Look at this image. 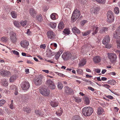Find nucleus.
Listing matches in <instances>:
<instances>
[{"label":"nucleus","mask_w":120,"mask_h":120,"mask_svg":"<svg viewBox=\"0 0 120 120\" xmlns=\"http://www.w3.org/2000/svg\"><path fill=\"white\" fill-rule=\"evenodd\" d=\"M93 109L90 107H85L83 108L82 112L83 114L85 116L90 115L93 112Z\"/></svg>","instance_id":"f257e3e1"},{"label":"nucleus","mask_w":120,"mask_h":120,"mask_svg":"<svg viewBox=\"0 0 120 120\" xmlns=\"http://www.w3.org/2000/svg\"><path fill=\"white\" fill-rule=\"evenodd\" d=\"M80 15L79 10L77 9H75L71 17V22L75 21Z\"/></svg>","instance_id":"f03ea898"},{"label":"nucleus","mask_w":120,"mask_h":120,"mask_svg":"<svg viewBox=\"0 0 120 120\" xmlns=\"http://www.w3.org/2000/svg\"><path fill=\"white\" fill-rule=\"evenodd\" d=\"M10 39L11 42L13 43H16L18 41V38L16 34L13 31L9 33Z\"/></svg>","instance_id":"7ed1b4c3"},{"label":"nucleus","mask_w":120,"mask_h":120,"mask_svg":"<svg viewBox=\"0 0 120 120\" xmlns=\"http://www.w3.org/2000/svg\"><path fill=\"white\" fill-rule=\"evenodd\" d=\"M113 12L111 11H109L107 12V21L108 22L111 23L114 21V18L113 16Z\"/></svg>","instance_id":"20e7f679"},{"label":"nucleus","mask_w":120,"mask_h":120,"mask_svg":"<svg viewBox=\"0 0 120 120\" xmlns=\"http://www.w3.org/2000/svg\"><path fill=\"white\" fill-rule=\"evenodd\" d=\"M39 92L43 96H47L49 95L50 91L48 88H41L40 89Z\"/></svg>","instance_id":"39448f33"},{"label":"nucleus","mask_w":120,"mask_h":120,"mask_svg":"<svg viewBox=\"0 0 120 120\" xmlns=\"http://www.w3.org/2000/svg\"><path fill=\"white\" fill-rule=\"evenodd\" d=\"M72 56V55L71 53L67 52H64L62 55L61 57L64 60L67 61L70 59Z\"/></svg>","instance_id":"423d86ee"},{"label":"nucleus","mask_w":120,"mask_h":120,"mask_svg":"<svg viewBox=\"0 0 120 120\" xmlns=\"http://www.w3.org/2000/svg\"><path fill=\"white\" fill-rule=\"evenodd\" d=\"M108 58L109 59L110 61L112 63H114L116 60L117 56L115 54L113 53H108Z\"/></svg>","instance_id":"0eeeda50"},{"label":"nucleus","mask_w":120,"mask_h":120,"mask_svg":"<svg viewBox=\"0 0 120 120\" xmlns=\"http://www.w3.org/2000/svg\"><path fill=\"white\" fill-rule=\"evenodd\" d=\"M46 84L49 87L50 89H54L55 87V85L53 82L50 79H49L47 80Z\"/></svg>","instance_id":"6e6552de"},{"label":"nucleus","mask_w":120,"mask_h":120,"mask_svg":"<svg viewBox=\"0 0 120 120\" xmlns=\"http://www.w3.org/2000/svg\"><path fill=\"white\" fill-rule=\"evenodd\" d=\"M43 78V76L42 75H39L38 78L35 80V83L37 85H41L42 83V80Z\"/></svg>","instance_id":"1a4fd4ad"},{"label":"nucleus","mask_w":120,"mask_h":120,"mask_svg":"<svg viewBox=\"0 0 120 120\" xmlns=\"http://www.w3.org/2000/svg\"><path fill=\"white\" fill-rule=\"evenodd\" d=\"M48 38L51 39H53L55 38L56 35L52 31H49L47 34Z\"/></svg>","instance_id":"9d476101"},{"label":"nucleus","mask_w":120,"mask_h":120,"mask_svg":"<svg viewBox=\"0 0 120 120\" xmlns=\"http://www.w3.org/2000/svg\"><path fill=\"white\" fill-rule=\"evenodd\" d=\"M21 86L23 90H26L29 88L30 85L29 83L26 82L22 83L21 85Z\"/></svg>","instance_id":"9b49d317"},{"label":"nucleus","mask_w":120,"mask_h":120,"mask_svg":"<svg viewBox=\"0 0 120 120\" xmlns=\"http://www.w3.org/2000/svg\"><path fill=\"white\" fill-rule=\"evenodd\" d=\"M20 44L22 47L26 48L29 45V43L28 41L26 40H22L21 41Z\"/></svg>","instance_id":"f8f14e48"},{"label":"nucleus","mask_w":120,"mask_h":120,"mask_svg":"<svg viewBox=\"0 0 120 120\" xmlns=\"http://www.w3.org/2000/svg\"><path fill=\"white\" fill-rule=\"evenodd\" d=\"M30 15L32 17L34 18L36 16L37 12L35 9L33 8H30L29 10Z\"/></svg>","instance_id":"ddd939ff"},{"label":"nucleus","mask_w":120,"mask_h":120,"mask_svg":"<svg viewBox=\"0 0 120 120\" xmlns=\"http://www.w3.org/2000/svg\"><path fill=\"white\" fill-rule=\"evenodd\" d=\"M110 38L108 35H107L104 37L102 43L103 44L105 45L108 43L110 41Z\"/></svg>","instance_id":"4468645a"},{"label":"nucleus","mask_w":120,"mask_h":120,"mask_svg":"<svg viewBox=\"0 0 120 120\" xmlns=\"http://www.w3.org/2000/svg\"><path fill=\"white\" fill-rule=\"evenodd\" d=\"M1 75L3 76H7L10 74V72L8 71L3 70L0 73Z\"/></svg>","instance_id":"2eb2a0df"},{"label":"nucleus","mask_w":120,"mask_h":120,"mask_svg":"<svg viewBox=\"0 0 120 120\" xmlns=\"http://www.w3.org/2000/svg\"><path fill=\"white\" fill-rule=\"evenodd\" d=\"M64 90L65 93L68 95L70 94L72 90V89L70 88L68 86H66L65 87Z\"/></svg>","instance_id":"dca6fc26"},{"label":"nucleus","mask_w":120,"mask_h":120,"mask_svg":"<svg viewBox=\"0 0 120 120\" xmlns=\"http://www.w3.org/2000/svg\"><path fill=\"white\" fill-rule=\"evenodd\" d=\"M50 105L53 107H56L58 105V103L57 101H51L50 102Z\"/></svg>","instance_id":"f3484780"},{"label":"nucleus","mask_w":120,"mask_h":120,"mask_svg":"<svg viewBox=\"0 0 120 120\" xmlns=\"http://www.w3.org/2000/svg\"><path fill=\"white\" fill-rule=\"evenodd\" d=\"M63 51L62 49H60L57 52V54L55 56V58L56 60L59 58L60 55L63 53Z\"/></svg>","instance_id":"a211bd4d"},{"label":"nucleus","mask_w":120,"mask_h":120,"mask_svg":"<svg viewBox=\"0 0 120 120\" xmlns=\"http://www.w3.org/2000/svg\"><path fill=\"white\" fill-rule=\"evenodd\" d=\"M108 28L107 27H103L101 29L99 33L104 34L107 32Z\"/></svg>","instance_id":"6ab92c4d"},{"label":"nucleus","mask_w":120,"mask_h":120,"mask_svg":"<svg viewBox=\"0 0 120 120\" xmlns=\"http://www.w3.org/2000/svg\"><path fill=\"white\" fill-rule=\"evenodd\" d=\"M120 34V26L119 27L117 30L116 31L114 32L113 33L114 37L115 38H116L117 36Z\"/></svg>","instance_id":"aec40b11"},{"label":"nucleus","mask_w":120,"mask_h":120,"mask_svg":"<svg viewBox=\"0 0 120 120\" xmlns=\"http://www.w3.org/2000/svg\"><path fill=\"white\" fill-rule=\"evenodd\" d=\"M86 60L85 59H83L80 61L79 64V66L81 67L84 66L86 64Z\"/></svg>","instance_id":"412c9836"},{"label":"nucleus","mask_w":120,"mask_h":120,"mask_svg":"<svg viewBox=\"0 0 120 120\" xmlns=\"http://www.w3.org/2000/svg\"><path fill=\"white\" fill-rule=\"evenodd\" d=\"M72 30L73 32L75 34L77 33L79 34L80 32V30L75 27H73Z\"/></svg>","instance_id":"4be33fe9"},{"label":"nucleus","mask_w":120,"mask_h":120,"mask_svg":"<svg viewBox=\"0 0 120 120\" xmlns=\"http://www.w3.org/2000/svg\"><path fill=\"white\" fill-rule=\"evenodd\" d=\"M1 82L3 85L4 86H7L8 84L7 80L5 79H2L1 80Z\"/></svg>","instance_id":"5701e85b"},{"label":"nucleus","mask_w":120,"mask_h":120,"mask_svg":"<svg viewBox=\"0 0 120 120\" xmlns=\"http://www.w3.org/2000/svg\"><path fill=\"white\" fill-rule=\"evenodd\" d=\"M64 27V25L63 22H60L58 26V28L60 29H63Z\"/></svg>","instance_id":"b1692460"},{"label":"nucleus","mask_w":120,"mask_h":120,"mask_svg":"<svg viewBox=\"0 0 120 120\" xmlns=\"http://www.w3.org/2000/svg\"><path fill=\"white\" fill-rule=\"evenodd\" d=\"M11 14L13 18H15L17 17V13L15 11H12L11 12Z\"/></svg>","instance_id":"393cba45"},{"label":"nucleus","mask_w":120,"mask_h":120,"mask_svg":"<svg viewBox=\"0 0 120 120\" xmlns=\"http://www.w3.org/2000/svg\"><path fill=\"white\" fill-rule=\"evenodd\" d=\"M23 110L26 112L28 113L30 112V108L28 107H26L23 108Z\"/></svg>","instance_id":"a878e982"},{"label":"nucleus","mask_w":120,"mask_h":120,"mask_svg":"<svg viewBox=\"0 0 120 120\" xmlns=\"http://www.w3.org/2000/svg\"><path fill=\"white\" fill-rule=\"evenodd\" d=\"M35 112L38 116H42V115H41V111L38 110H36L35 111Z\"/></svg>","instance_id":"bb28decb"},{"label":"nucleus","mask_w":120,"mask_h":120,"mask_svg":"<svg viewBox=\"0 0 120 120\" xmlns=\"http://www.w3.org/2000/svg\"><path fill=\"white\" fill-rule=\"evenodd\" d=\"M98 27H96L95 26L93 27V32L92 33L93 35H95L98 32Z\"/></svg>","instance_id":"cd10ccee"},{"label":"nucleus","mask_w":120,"mask_h":120,"mask_svg":"<svg viewBox=\"0 0 120 120\" xmlns=\"http://www.w3.org/2000/svg\"><path fill=\"white\" fill-rule=\"evenodd\" d=\"M16 77L15 75L12 76L10 77V82H11L14 81L16 79Z\"/></svg>","instance_id":"c85d7f7f"},{"label":"nucleus","mask_w":120,"mask_h":120,"mask_svg":"<svg viewBox=\"0 0 120 120\" xmlns=\"http://www.w3.org/2000/svg\"><path fill=\"white\" fill-rule=\"evenodd\" d=\"M98 8H93L90 9V10L92 11V13L94 14H97V12Z\"/></svg>","instance_id":"c756f323"},{"label":"nucleus","mask_w":120,"mask_h":120,"mask_svg":"<svg viewBox=\"0 0 120 120\" xmlns=\"http://www.w3.org/2000/svg\"><path fill=\"white\" fill-rule=\"evenodd\" d=\"M108 83L110 84L114 85L116 83V82L114 80H112L108 81Z\"/></svg>","instance_id":"7c9ffc66"},{"label":"nucleus","mask_w":120,"mask_h":120,"mask_svg":"<svg viewBox=\"0 0 120 120\" xmlns=\"http://www.w3.org/2000/svg\"><path fill=\"white\" fill-rule=\"evenodd\" d=\"M103 110L102 108L99 107L98 109V114H101L103 112Z\"/></svg>","instance_id":"2f4dec72"},{"label":"nucleus","mask_w":120,"mask_h":120,"mask_svg":"<svg viewBox=\"0 0 120 120\" xmlns=\"http://www.w3.org/2000/svg\"><path fill=\"white\" fill-rule=\"evenodd\" d=\"M49 26L53 29H54L56 27V24L55 23H51L49 24Z\"/></svg>","instance_id":"473e14b6"},{"label":"nucleus","mask_w":120,"mask_h":120,"mask_svg":"<svg viewBox=\"0 0 120 120\" xmlns=\"http://www.w3.org/2000/svg\"><path fill=\"white\" fill-rule=\"evenodd\" d=\"M57 87L58 89H59L61 90L62 89L63 87V85H62L61 82H58Z\"/></svg>","instance_id":"72a5a7b5"},{"label":"nucleus","mask_w":120,"mask_h":120,"mask_svg":"<svg viewBox=\"0 0 120 120\" xmlns=\"http://www.w3.org/2000/svg\"><path fill=\"white\" fill-rule=\"evenodd\" d=\"M114 12L116 14H118L119 12V9L117 7H115L114 9Z\"/></svg>","instance_id":"f704fd0d"},{"label":"nucleus","mask_w":120,"mask_h":120,"mask_svg":"<svg viewBox=\"0 0 120 120\" xmlns=\"http://www.w3.org/2000/svg\"><path fill=\"white\" fill-rule=\"evenodd\" d=\"M37 18V20L41 22L42 20V16L41 15H38Z\"/></svg>","instance_id":"c9c22d12"},{"label":"nucleus","mask_w":120,"mask_h":120,"mask_svg":"<svg viewBox=\"0 0 120 120\" xmlns=\"http://www.w3.org/2000/svg\"><path fill=\"white\" fill-rule=\"evenodd\" d=\"M27 22V21L26 20L22 21L21 22L20 24L22 26H24L26 25Z\"/></svg>","instance_id":"e433bc0d"},{"label":"nucleus","mask_w":120,"mask_h":120,"mask_svg":"<svg viewBox=\"0 0 120 120\" xmlns=\"http://www.w3.org/2000/svg\"><path fill=\"white\" fill-rule=\"evenodd\" d=\"M14 25L18 28L20 27V26H19L20 25L18 21H15L14 22Z\"/></svg>","instance_id":"4c0bfd02"},{"label":"nucleus","mask_w":120,"mask_h":120,"mask_svg":"<svg viewBox=\"0 0 120 120\" xmlns=\"http://www.w3.org/2000/svg\"><path fill=\"white\" fill-rule=\"evenodd\" d=\"M6 101L4 99L0 100V106H2L6 102Z\"/></svg>","instance_id":"58836bf2"},{"label":"nucleus","mask_w":120,"mask_h":120,"mask_svg":"<svg viewBox=\"0 0 120 120\" xmlns=\"http://www.w3.org/2000/svg\"><path fill=\"white\" fill-rule=\"evenodd\" d=\"M8 40V38L7 37H3L1 39V41L3 42H6Z\"/></svg>","instance_id":"ea45409f"},{"label":"nucleus","mask_w":120,"mask_h":120,"mask_svg":"<svg viewBox=\"0 0 120 120\" xmlns=\"http://www.w3.org/2000/svg\"><path fill=\"white\" fill-rule=\"evenodd\" d=\"M63 32L64 34H70V30L68 29H65L63 31Z\"/></svg>","instance_id":"a19ab883"},{"label":"nucleus","mask_w":120,"mask_h":120,"mask_svg":"<svg viewBox=\"0 0 120 120\" xmlns=\"http://www.w3.org/2000/svg\"><path fill=\"white\" fill-rule=\"evenodd\" d=\"M85 103L87 104L89 103V101L88 98L87 97H86L84 98Z\"/></svg>","instance_id":"79ce46f5"},{"label":"nucleus","mask_w":120,"mask_h":120,"mask_svg":"<svg viewBox=\"0 0 120 120\" xmlns=\"http://www.w3.org/2000/svg\"><path fill=\"white\" fill-rule=\"evenodd\" d=\"M10 89L11 90H17V88L16 87V86L15 85H12L10 86Z\"/></svg>","instance_id":"37998d69"},{"label":"nucleus","mask_w":120,"mask_h":120,"mask_svg":"<svg viewBox=\"0 0 120 120\" xmlns=\"http://www.w3.org/2000/svg\"><path fill=\"white\" fill-rule=\"evenodd\" d=\"M90 32L91 31L90 30L88 31H86L84 33H82V35L84 36H86L89 34L90 33Z\"/></svg>","instance_id":"c03bdc74"},{"label":"nucleus","mask_w":120,"mask_h":120,"mask_svg":"<svg viewBox=\"0 0 120 120\" xmlns=\"http://www.w3.org/2000/svg\"><path fill=\"white\" fill-rule=\"evenodd\" d=\"M75 101L78 103L81 102V99L78 97H75Z\"/></svg>","instance_id":"a18cd8bd"},{"label":"nucleus","mask_w":120,"mask_h":120,"mask_svg":"<svg viewBox=\"0 0 120 120\" xmlns=\"http://www.w3.org/2000/svg\"><path fill=\"white\" fill-rule=\"evenodd\" d=\"M79 118V116L78 115H76L73 117L72 120H78Z\"/></svg>","instance_id":"49530a36"},{"label":"nucleus","mask_w":120,"mask_h":120,"mask_svg":"<svg viewBox=\"0 0 120 120\" xmlns=\"http://www.w3.org/2000/svg\"><path fill=\"white\" fill-rule=\"evenodd\" d=\"M105 47L106 48L109 49L111 47V45L110 44H109V43L106 44H105Z\"/></svg>","instance_id":"de8ad7c7"},{"label":"nucleus","mask_w":120,"mask_h":120,"mask_svg":"<svg viewBox=\"0 0 120 120\" xmlns=\"http://www.w3.org/2000/svg\"><path fill=\"white\" fill-rule=\"evenodd\" d=\"M93 60L95 63H98V56H97L94 57L93 58Z\"/></svg>","instance_id":"09e8293b"},{"label":"nucleus","mask_w":120,"mask_h":120,"mask_svg":"<svg viewBox=\"0 0 120 120\" xmlns=\"http://www.w3.org/2000/svg\"><path fill=\"white\" fill-rule=\"evenodd\" d=\"M105 2V0H98V3L101 4H104Z\"/></svg>","instance_id":"8fccbe9b"},{"label":"nucleus","mask_w":120,"mask_h":120,"mask_svg":"<svg viewBox=\"0 0 120 120\" xmlns=\"http://www.w3.org/2000/svg\"><path fill=\"white\" fill-rule=\"evenodd\" d=\"M77 73L79 74H81L83 72V71L81 69H78L77 71Z\"/></svg>","instance_id":"3c124183"},{"label":"nucleus","mask_w":120,"mask_h":120,"mask_svg":"<svg viewBox=\"0 0 120 120\" xmlns=\"http://www.w3.org/2000/svg\"><path fill=\"white\" fill-rule=\"evenodd\" d=\"M55 13H52L51 15H50V17L52 19L54 20L55 19Z\"/></svg>","instance_id":"603ef678"},{"label":"nucleus","mask_w":120,"mask_h":120,"mask_svg":"<svg viewBox=\"0 0 120 120\" xmlns=\"http://www.w3.org/2000/svg\"><path fill=\"white\" fill-rule=\"evenodd\" d=\"M12 52L14 54L18 56L19 55V53L18 52L15 50H12Z\"/></svg>","instance_id":"864d4df0"},{"label":"nucleus","mask_w":120,"mask_h":120,"mask_svg":"<svg viewBox=\"0 0 120 120\" xmlns=\"http://www.w3.org/2000/svg\"><path fill=\"white\" fill-rule=\"evenodd\" d=\"M40 48H42L43 49H45L46 47V46L45 44H44L41 45L40 46Z\"/></svg>","instance_id":"5fc2aeb1"},{"label":"nucleus","mask_w":120,"mask_h":120,"mask_svg":"<svg viewBox=\"0 0 120 120\" xmlns=\"http://www.w3.org/2000/svg\"><path fill=\"white\" fill-rule=\"evenodd\" d=\"M117 47L118 48H120V40L118 41L117 40Z\"/></svg>","instance_id":"6e6d98bb"},{"label":"nucleus","mask_w":120,"mask_h":120,"mask_svg":"<svg viewBox=\"0 0 120 120\" xmlns=\"http://www.w3.org/2000/svg\"><path fill=\"white\" fill-rule=\"evenodd\" d=\"M106 97L108 98H109L110 99H113V98L112 96L109 95L108 96H106Z\"/></svg>","instance_id":"4d7b16f0"},{"label":"nucleus","mask_w":120,"mask_h":120,"mask_svg":"<svg viewBox=\"0 0 120 120\" xmlns=\"http://www.w3.org/2000/svg\"><path fill=\"white\" fill-rule=\"evenodd\" d=\"M79 2L81 3L84 4L86 3V0H79Z\"/></svg>","instance_id":"13d9d810"},{"label":"nucleus","mask_w":120,"mask_h":120,"mask_svg":"<svg viewBox=\"0 0 120 120\" xmlns=\"http://www.w3.org/2000/svg\"><path fill=\"white\" fill-rule=\"evenodd\" d=\"M51 54H50L49 55H48V56L49 57H50L53 56L55 54V53L53 52H51Z\"/></svg>","instance_id":"bf43d9fd"},{"label":"nucleus","mask_w":120,"mask_h":120,"mask_svg":"<svg viewBox=\"0 0 120 120\" xmlns=\"http://www.w3.org/2000/svg\"><path fill=\"white\" fill-rule=\"evenodd\" d=\"M85 81L87 83H87V84H91V82L90 81H89V80H85Z\"/></svg>","instance_id":"052dcab7"},{"label":"nucleus","mask_w":120,"mask_h":120,"mask_svg":"<svg viewBox=\"0 0 120 120\" xmlns=\"http://www.w3.org/2000/svg\"><path fill=\"white\" fill-rule=\"evenodd\" d=\"M87 22V21L85 20H83L82 22V25L83 26V25L85 23Z\"/></svg>","instance_id":"680f3d73"},{"label":"nucleus","mask_w":120,"mask_h":120,"mask_svg":"<svg viewBox=\"0 0 120 120\" xmlns=\"http://www.w3.org/2000/svg\"><path fill=\"white\" fill-rule=\"evenodd\" d=\"M27 63L29 64H33L32 62L30 61L29 60H27Z\"/></svg>","instance_id":"e2e57ef3"},{"label":"nucleus","mask_w":120,"mask_h":120,"mask_svg":"<svg viewBox=\"0 0 120 120\" xmlns=\"http://www.w3.org/2000/svg\"><path fill=\"white\" fill-rule=\"evenodd\" d=\"M25 72L26 74H28L29 73V69H25Z\"/></svg>","instance_id":"0e129e2a"},{"label":"nucleus","mask_w":120,"mask_h":120,"mask_svg":"<svg viewBox=\"0 0 120 120\" xmlns=\"http://www.w3.org/2000/svg\"><path fill=\"white\" fill-rule=\"evenodd\" d=\"M88 88L89 89V90H91V91H94V89L92 88V87H88Z\"/></svg>","instance_id":"69168bd1"},{"label":"nucleus","mask_w":120,"mask_h":120,"mask_svg":"<svg viewBox=\"0 0 120 120\" xmlns=\"http://www.w3.org/2000/svg\"><path fill=\"white\" fill-rule=\"evenodd\" d=\"M57 74L59 76H63L64 75L61 73H59L58 72H57Z\"/></svg>","instance_id":"338daca9"},{"label":"nucleus","mask_w":120,"mask_h":120,"mask_svg":"<svg viewBox=\"0 0 120 120\" xmlns=\"http://www.w3.org/2000/svg\"><path fill=\"white\" fill-rule=\"evenodd\" d=\"M101 58L99 56H98V63L101 61Z\"/></svg>","instance_id":"774afa93"}]
</instances>
